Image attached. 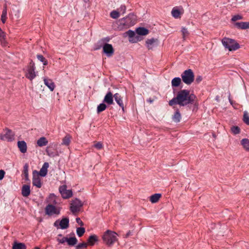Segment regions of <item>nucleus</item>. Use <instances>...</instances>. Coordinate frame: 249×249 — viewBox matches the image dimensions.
Instances as JSON below:
<instances>
[{
	"label": "nucleus",
	"instance_id": "obj_1",
	"mask_svg": "<svg viewBox=\"0 0 249 249\" xmlns=\"http://www.w3.org/2000/svg\"><path fill=\"white\" fill-rule=\"evenodd\" d=\"M196 99V96L193 94H190V92L186 89L179 91L176 98L169 101L170 106L178 104L181 106H186L192 103Z\"/></svg>",
	"mask_w": 249,
	"mask_h": 249
},
{
	"label": "nucleus",
	"instance_id": "obj_2",
	"mask_svg": "<svg viewBox=\"0 0 249 249\" xmlns=\"http://www.w3.org/2000/svg\"><path fill=\"white\" fill-rule=\"evenodd\" d=\"M117 236L118 234L116 232L108 230L103 233L102 238L105 244L110 246L117 241Z\"/></svg>",
	"mask_w": 249,
	"mask_h": 249
},
{
	"label": "nucleus",
	"instance_id": "obj_3",
	"mask_svg": "<svg viewBox=\"0 0 249 249\" xmlns=\"http://www.w3.org/2000/svg\"><path fill=\"white\" fill-rule=\"evenodd\" d=\"M222 43L224 47L229 51H235L240 48V46L234 40L224 37L222 40Z\"/></svg>",
	"mask_w": 249,
	"mask_h": 249
},
{
	"label": "nucleus",
	"instance_id": "obj_4",
	"mask_svg": "<svg viewBox=\"0 0 249 249\" xmlns=\"http://www.w3.org/2000/svg\"><path fill=\"white\" fill-rule=\"evenodd\" d=\"M183 82L186 85H191L194 81L195 75L193 71L188 69L184 71L181 75Z\"/></svg>",
	"mask_w": 249,
	"mask_h": 249
},
{
	"label": "nucleus",
	"instance_id": "obj_5",
	"mask_svg": "<svg viewBox=\"0 0 249 249\" xmlns=\"http://www.w3.org/2000/svg\"><path fill=\"white\" fill-rule=\"evenodd\" d=\"M136 15L130 14L126 17L122 18L120 21L124 25L129 27L136 23Z\"/></svg>",
	"mask_w": 249,
	"mask_h": 249
},
{
	"label": "nucleus",
	"instance_id": "obj_6",
	"mask_svg": "<svg viewBox=\"0 0 249 249\" xmlns=\"http://www.w3.org/2000/svg\"><path fill=\"white\" fill-rule=\"evenodd\" d=\"M25 76L31 81L34 79L36 76V72H35V63L32 61L30 63L28 67Z\"/></svg>",
	"mask_w": 249,
	"mask_h": 249
},
{
	"label": "nucleus",
	"instance_id": "obj_7",
	"mask_svg": "<svg viewBox=\"0 0 249 249\" xmlns=\"http://www.w3.org/2000/svg\"><path fill=\"white\" fill-rule=\"evenodd\" d=\"M82 206V202L79 199L75 198L71 201L70 210L73 213H74L79 212Z\"/></svg>",
	"mask_w": 249,
	"mask_h": 249
},
{
	"label": "nucleus",
	"instance_id": "obj_8",
	"mask_svg": "<svg viewBox=\"0 0 249 249\" xmlns=\"http://www.w3.org/2000/svg\"><path fill=\"white\" fill-rule=\"evenodd\" d=\"M5 132L4 134H0V139L2 141H5L7 142H11L14 140V133L9 129H5L4 130Z\"/></svg>",
	"mask_w": 249,
	"mask_h": 249
},
{
	"label": "nucleus",
	"instance_id": "obj_9",
	"mask_svg": "<svg viewBox=\"0 0 249 249\" xmlns=\"http://www.w3.org/2000/svg\"><path fill=\"white\" fill-rule=\"evenodd\" d=\"M59 191L62 197L64 199H68L72 196V192L71 190H68L67 186L63 185L59 187Z\"/></svg>",
	"mask_w": 249,
	"mask_h": 249
},
{
	"label": "nucleus",
	"instance_id": "obj_10",
	"mask_svg": "<svg viewBox=\"0 0 249 249\" xmlns=\"http://www.w3.org/2000/svg\"><path fill=\"white\" fill-rule=\"evenodd\" d=\"M46 214L52 216L54 214L58 215L60 213V209L56 208L52 204H48L45 208Z\"/></svg>",
	"mask_w": 249,
	"mask_h": 249
},
{
	"label": "nucleus",
	"instance_id": "obj_11",
	"mask_svg": "<svg viewBox=\"0 0 249 249\" xmlns=\"http://www.w3.org/2000/svg\"><path fill=\"white\" fill-rule=\"evenodd\" d=\"M33 184L38 188L42 186L41 178L39 177L38 172L36 171H34L33 173Z\"/></svg>",
	"mask_w": 249,
	"mask_h": 249
},
{
	"label": "nucleus",
	"instance_id": "obj_12",
	"mask_svg": "<svg viewBox=\"0 0 249 249\" xmlns=\"http://www.w3.org/2000/svg\"><path fill=\"white\" fill-rule=\"evenodd\" d=\"M69 220L68 218H63L60 221H56L54 223V226L58 228V226L61 229H66L69 227Z\"/></svg>",
	"mask_w": 249,
	"mask_h": 249
},
{
	"label": "nucleus",
	"instance_id": "obj_13",
	"mask_svg": "<svg viewBox=\"0 0 249 249\" xmlns=\"http://www.w3.org/2000/svg\"><path fill=\"white\" fill-rule=\"evenodd\" d=\"M158 44V40L152 38L147 39L145 41V45L148 50H153Z\"/></svg>",
	"mask_w": 249,
	"mask_h": 249
},
{
	"label": "nucleus",
	"instance_id": "obj_14",
	"mask_svg": "<svg viewBox=\"0 0 249 249\" xmlns=\"http://www.w3.org/2000/svg\"><path fill=\"white\" fill-rule=\"evenodd\" d=\"M103 51L107 56H111L114 53L113 47L111 44H105L103 46Z\"/></svg>",
	"mask_w": 249,
	"mask_h": 249
},
{
	"label": "nucleus",
	"instance_id": "obj_15",
	"mask_svg": "<svg viewBox=\"0 0 249 249\" xmlns=\"http://www.w3.org/2000/svg\"><path fill=\"white\" fill-rule=\"evenodd\" d=\"M114 95L110 91H108L105 95L103 102L108 105L114 104Z\"/></svg>",
	"mask_w": 249,
	"mask_h": 249
},
{
	"label": "nucleus",
	"instance_id": "obj_16",
	"mask_svg": "<svg viewBox=\"0 0 249 249\" xmlns=\"http://www.w3.org/2000/svg\"><path fill=\"white\" fill-rule=\"evenodd\" d=\"M172 16L175 18H179L180 16L183 13V9L182 8L180 9L177 7H174L171 12Z\"/></svg>",
	"mask_w": 249,
	"mask_h": 249
},
{
	"label": "nucleus",
	"instance_id": "obj_17",
	"mask_svg": "<svg viewBox=\"0 0 249 249\" xmlns=\"http://www.w3.org/2000/svg\"><path fill=\"white\" fill-rule=\"evenodd\" d=\"M45 85L53 91L55 88V85L52 79L44 78L43 79Z\"/></svg>",
	"mask_w": 249,
	"mask_h": 249
},
{
	"label": "nucleus",
	"instance_id": "obj_18",
	"mask_svg": "<svg viewBox=\"0 0 249 249\" xmlns=\"http://www.w3.org/2000/svg\"><path fill=\"white\" fill-rule=\"evenodd\" d=\"M114 98L118 105L124 110V106L122 99V97L120 94L116 93L114 95Z\"/></svg>",
	"mask_w": 249,
	"mask_h": 249
},
{
	"label": "nucleus",
	"instance_id": "obj_19",
	"mask_svg": "<svg viewBox=\"0 0 249 249\" xmlns=\"http://www.w3.org/2000/svg\"><path fill=\"white\" fill-rule=\"evenodd\" d=\"M234 26L238 29H249V22H235Z\"/></svg>",
	"mask_w": 249,
	"mask_h": 249
},
{
	"label": "nucleus",
	"instance_id": "obj_20",
	"mask_svg": "<svg viewBox=\"0 0 249 249\" xmlns=\"http://www.w3.org/2000/svg\"><path fill=\"white\" fill-rule=\"evenodd\" d=\"M49 166V165L48 162H45L38 173L39 176L45 177L47 174Z\"/></svg>",
	"mask_w": 249,
	"mask_h": 249
},
{
	"label": "nucleus",
	"instance_id": "obj_21",
	"mask_svg": "<svg viewBox=\"0 0 249 249\" xmlns=\"http://www.w3.org/2000/svg\"><path fill=\"white\" fill-rule=\"evenodd\" d=\"M18 146L21 153H24L26 152L27 145L24 141H18Z\"/></svg>",
	"mask_w": 249,
	"mask_h": 249
},
{
	"label": "nucleus",
	"instance_id": "obj_22",
	"mask_svg": "<svg viewBox=\"0 0 249 249\" xmlns=\"http://www.w3.org/2000/svg\"><path fill=\"white\" fill-rule=\"evenodd\" d=\"M240 142L243 149L245 151L249 152V139L247 138L243 139Z\"/></svg>",
	"mask_w": 249,
	"mask_h": 249
},
{
	"label": "nucleus",
	"instance_id": "obj_23",
	"mask_svg": "<svg viewBox=\"0 0 249 249\" xmlns=\"http://www.w3.org/2000/svg\"><path fill=\"white\" fill-rule=\"evenodd\" d=\"M30 187L28 185H24L22 188V195L23 196L27 197L30 194Z\"/></svg>",
	"mask_w": 249,
	"mask_h": 249
},
{
	"label": "nucleus",
	"instance_id": "obj_24",
	"mask_svg": "<svg viewBox=\"0 0 249 249\" xmlns=\"http://www.w3.org/2000/svg\"><path fill=\"white\" fill-rule=\"evenodd\" d=\"M136 33L140 36H146L149 33V31L143 27H139L136 30Z\"/></svg>",
	"mask_w": 249,
	"mask_h": 249
},
{
	"label": "nucleus",
	"instance_id": "obj_25",
	"mask_svg": "<svg viewBox=\"0 0 249 249\" xmlns=\"http://www.w3.org/2000/svg\"><path fill=\"white\" fill-rule=\"evenodd\" d=\"M36 143L38 146L42 147L47 145L48 143V141L45 137H42L37 141Z\"/></svg>",
	"mask_w": 249,
	"mask_h": 249
},
{
	"label": "nucleus",
	"instance_id": "obj_26",
	"mask_svg": "<svg viewBox=\"0 0 249 249\" xmlns=\"http://www.w3.org/2000/svg\"><path fill=\"white\" fill-rule=\"evenodd\" d=\"M98 241V237L96 235H90L88 240V245L93 246L95 243Z\"/></svg>",
	"mask_w": 249,
	"mask_h": 249
},
{
	"label": "nucleus",
	"instance_id": "obj_27",
	"mask_svg": "<svg viewBox=\"0 0 249 249\" xmlns=\"http://www.w3.org/2000/svg\"><path fill=\"white\" fill-rule=\"evenodd\" d=\"M126 34L130 38V39H129L130 42H136L138 41H139L138 39L132 38V37H134L135 35V32H133V31L129 30L127 32H126ZM135 38H136V37Z\"/></svg>",
	"mask_w": 249,
	"mask_h": 249
},
{
	"label": "nucleus",
	"instance_id": "obj_28",
	"mask_svg": "<svg viewBox=\"0 0 249 249\" xmlns=\"http://www.w3.org/2000/svg\"><path fill=\"white\" fill-rule=\"evenodd\" d=\"M66 242L68 245L71 246H73L75 245L77 243V240L75 236L67 238Z\"/></svg>",
	"mask_w": 249,
	"mask_h": 249
},
{
	"label": "nucleus",
	"instance_id": "obj_29",
	"mask_svg": "<svg viewBox=\"0 0 249 249\" xmlns=\"http://www.w3.org/2000/svg\"><path fill=\"white\" fill-rule=\"evenodd\" d=\"M173 121L175 123H178L181 119V114L178 110H177L172 117Z\"/></svg>",
	"mask_w": 249,
	"mask_h": 249
},
{
	"label": "nucleus",
	"instance_id": "obj_30",
	"mask_svg": "<svg viewBox=\"0 0 249 249\" xmlns=\"http://www.w3.org/2000/svg\"><path fill=\"white\" fill-rule=\"evenodd\" d=\"M26 247L24 243L14 242L12 249H26Z\"/></svg>",
	"mask_w": 249,
	"mask_h": 249
},
{
	"label": "nucleus",
	"instance_id": "obj_31",
	"mask_svg": "<svg viewBox=\"0 0 249 249\" xmlns=\"http://www.w3.org/2000/svg\"><path fill=\"white\" fill-rule=\"evenodd\" d=\"M161 196L160 194H155L150 196V200L152 203H155L159 200Z\"/></svg>",
	"mask_w": 249,
	"mask_h": 249
},
{
	"label": "nucleus",
	"instance_id": "obj_32",
	"mask_svg": "<svg viewBox=\"0 0 249 249\" xmlns=\"http://www.w3.org/2000/svg\"><path fill=\"white\" fill-rule=\"evenodd\" d=\"M181 82V78L179 77H175L173 78L171 81L172 86L177 87L180 85Z\"/></svg>",
	"mask_w": 249,
	"mask_h": 249
},
{
	"label": "nucleus",
	"instance_id": "obj_33",
	"mask_svg": "<svg viewBox=\"0 0 249 249\" xmlns=\"http://www.w3.org/2000/svg\"><path fill=\"white\" fill-rule=\"evenodd\" d=\"M47 201L48 203H50L49 204H56V196L53 194H50Z\"/></svg>",
	"mask_w": 249,
	"mask_h": 249
},
{
	"label": "nucleus",
	"instance_id": "obj_34",
	"mask_svg": "<svg viewBox=\"0 0 249 249\" xmlns=\"http://www.w3.org/2000/svg\"><path fill=\"white\" fill-rule=\"evenodd\" d=\"M181 32L183 40H185L186 37L189 36V33L187 29L184 27L181 28Z\"/></svg>",
	"mask_w": 249,
	"mask_h": 249
},
{
	"label": "nucleus",
	"instance_id": "obj_35",
	"mask_svg": "<svg viewBox=\"0 0 249 249\" xmlns=\"http://www.w3.org/2000/svg\"><path fill=\"white\" fill-rule=\"evenodd\" d=\"M67 238V237L63 236L61 234H59L56 237V240L59 243L64 244L66 242Z\"/></svg>",
	"mask_w": 249,
	"mask_h": 249
},
{
	"label": "nucleus",
	"instance_id": "obj_36",
	"mask_svg": "<svg viewBox=\"0 0 249 249\" xmlns=\"http://www.w3.org/2000/svg\"><path fill=\"white\" fill-rule=\"evenodd\" d=\"M107 108V106L104 103H101L99 104L97 108V113H100L101 112L105 110Z\"/></svg>",
	"mask_w": 249,
	"mask_h": 249
},
{
	"label": "nucleus",
	"instance_id": "obj_37",
	"mask_svg": "<svg viewBox=\"0 0 249 249\" xmlns=\"http://www.w3.org/2000/svg\"><path fill=\"white\" fill-rule=\"evenodd\" d=\"M243 121L247 125H249V113L247 111L244 112Z\"/></svg>",
	"mask_w": 249,
	"mask_h": 249
},
{
	"label": "nucleus",
	"instance_id": "obj_38",
	"mask_svg": "<svg viewBox=\"0 0 249 249\" xmlns=\"http://www.w3.org/2000/svg\"><path fill=\"white\" fill-rule=\"evenodd\" d=\"M7 16V9L5 7L2 11V13L1 17V20L3 23H4L6 20Z\"/></svg>",
	"mask_w": 249,
	"mask_h": 249
},
{
	"label": "nucleus",
	"instance_id": "obj_39",
	"mask_svg": "<svg viewBox=\"0 0 249 249\" xmlns=\"http://www.w3.org/2000/svg\"><path fill=\"white\" fill-rule=\"evenodd\" d=\"M85 232V229L82 227L77 228L76 229L77 234L79 237H81Z\"/></svg>",
	"mask_w": 249,
	"mask_h": 249
},
{
	"label": "nucleus",
	"instance_id": "obj_40",
	"mask_svg": "<svg viewBox=\"0 0 249 249\" xmlns=\"http://www.w3.org/2000/svg\"><path fill=\"white\" fill-rule=\"evenodd\" d=\"M119 16V12L117 10H113L110 13V17L114 19L118 18Z\"/></svg>",
	"mask_w": 249,
	"mask_h": 249
},
{
	"label": "nucleus",
	"instance_id": "obj_41",
	"mask_svg": "<svg viewBox=\"0 0 249 249\" xmlns=\"http://www.w3.org/2000/svg\"><path fill=\"white\" fill-rule=\"evenodd\" d=\"M70 143V138L68 136H65L62 141V144L65 145H68Z\"/></svg>",
	"mask_w": 249,
	"mask_h": 249
},
{
	"label": "nucleus",
	"instance_id": "obj_42",
	"mask_svg": "<svg viewBox=\"0 0 249 249\" xmlns=\"http://www.w3.org/2000/svg\"><path fill=\"white\" fill-rule=\"evenodd\" d=\"M231 131L234 134H237L240 133V128L238 126H233L231 127Z\"/></svg>",
	"mask_w": 249,
	"mask_h": 249
},
{
	"label": "nucleus",
	"instance_id": "obj_43",
	"mask_svg": "<svg viewBox=\"0 0 249 249\" xmlns=\"http://www.w3.org/2000/svg\"><path fill=\"white\" fill-rule=\"evenodd\" d=\"M88 245L87 243L83 242L82 243L79 244L78 245L76 246V249H82L84 248H86L88 247Z\"/></svg>",
	"mask_w": 249,
	"mask_h": 249
},
{
	"label": "nucleus",
	"instance_id": "obj_44",
	"mask_svg": "<svg viewBox=\"0 0 249 249\" xmlns=\"http://www.w3.org/2000/svg\"><path fill=\"white\" fill-rule=\"evenodd\" d=\"M242 18H243L242 16H240V15H235L232 17V18H231V20L232 21H235L237 20L242 19Z\"/></svg>",
	"mask_w": 249,
	"mask_h": 249
},
{
	"label": "nucleus",
	"instance_id": "obj_45",
	"mask_svg": "<svg viewBox=\"0 0 249 249\" xmlns=\"http://www.w3.org/2000/svg\"><path fill=\"white\" fill-rule=\"evenodd\" d=\"M93 146L96 149L99 150L103 148V144L100 142H98L94 144Z\"/></svg>",
	"mask_w": 249,
	"mask_h": 249
},
{
	"label": "nucleus",
	"instance_id": "obj_46",
	"mask_svg": "<svg viewBox=\"0 0 249 249\" xmlns=\"http://www.w3.org/2000/svg\"><path fill=\"white\" fill-rule=\"evenodd\" d=\"M118 11L120 13H122L123 14H124L125 13L126 11V7L124 5H122L118 9Z\"/></svg>",
	"mask_w": 249,
	"mask_h": 249
},
{
	"label": "nucleus",
	"instance_id": "obj_47",
	"mask_svg": "<svg viewBox=\"0 0 249 249\" xmlns=\"http://www.w3.org/2000/svg\"><path fill=\"white\" fill-rule=\"evenodd\" d=\"M24 174L26 179L28 180V166L25 165L24 167Z\"/></svg>",
	"mask_w": 249,
	"mask_h": 249
},
{
	"label": "nucleus",
	"instance_id": "obj_48",
	"mask_svg": "<svg viewBox=\"0 0 249 249\" xmlns=\"http://www.w3.org/2000/svg\"><path fill=\"white\" fill-rule=\"evenodd\" d=\"M5 34L0 28V40L2 42V38L4 40Z\"/></svg>",
	"mask_w": 249,
	"mask_h": 249
},
{
	"label": "nucleus",
	"instance_id": "obj_49",
	"mask_svg": "<svg viewBox=\"0 0 249 249\" xmlns=\"http://www.w3.org/2000/svg\"><path fill=\"white\" fill-rule=\"evenodd\" d=\"M37 58L38 60H39L40 61H41L42 62L45 59V58L43 57V56L42 55H40V54L37 55Z\"/></svg>",
	"mask_w": 249,
	"mask_h": 249
},
{
	"label": "nucleus",
	"instance_id": "obj_50",
	"mask_svg": "<svg viewBox=\"0 0 249 249\" xmlns=\"http://www.w3.org/2000/svg\"><path fill=\"white\" fill-rule=\"evenodd\" d=\"M4 175H5V172L2 170H0V180H2L4 177Z\"/></svg>",
	"mask_w": 249,
	"mask_h": 249
},
{
	"label": "nucleus",
	"instance_id": "obj_51",
	"mask_svg": "<svg viewBox=\"0 0 249 249\" xmlns=\"http://www.w3.org/2000/svg\"><path fill=\"white\" fill-rule=\"evenodd\" d=\"M202 80V77L200 75H198L196 79V81L197 83H200Z\"/></svg>",
	"mask_w": 249,
	"mask_h": 249
},
{
	"label": "nucleus",
	"instance_id": "obj_52",
	"mask_svg": "<svg viewBox=\"0 0 249 249\" xmlns=\"http://www.w3.org/2000/svg\"><path fill=\"white\" fill-rule=\"evenodd\" d=\"M46 152L48 154V155L50 157H53L54 156V155L53 154V152H50L49 150H48V148L47 147V149H46Z\"/></svg>",
	"mask_w": 249,
	"mask_h": 249
},
{
	"label": "nucleus",
	"instance_id": "obj_53",
	"mask_svg": "<svg viewBox=\"0 0 249 249\" xmlns=\"http://www.w3.org/2000/svg\"><path fill=\"white\" fill-rule=\"evenodd\" d=\"M76 221L77 223H78L79 224L81 225H83V222H82L80 218H76Z\"/></svg>",
	"mask_w": 249,
	"mask_h": 249
},
{
	"label": "nucleus",
	"instance_id": "obj_54",
	"mask_svg": "<svg viewBox=\"0 0 249 249\" xmlns=\"http://www.w3.org/2000/svg\"><path fill=\"white\" fill-rule=\"evenodd\" d=\"M42 62L44 65H47L48 64V61L46 59Z\"/></svg>",
	"mask_w": 249,
	"mask_h": 249
},
{
	"label": "nucleus",
	"instance_id": "obj_55",
	"mask_svg": "<svg viewBox=\"0 0 249 249\" xmlns=\"http://www.w3.org/2000/svg\"><path fill=\"white\" fill-rule=\"evenodd\" d=\"M131 233L130 231H129L126 233V235H125V237H128V236L131 234Z\"/></svg>",
	"mask_w": 249,
	"mask_h": 249
},
{
	"label": "nucleus",
	"instance_id": "obj_56",
	"mask_svg": "<svg viewBox=\"0 0 249 249\" xmlns=\"http://www.w3.org/2000/svg\"><path fill=\"white\" fill-rule=\"evenodd\" d=\"M2 42H1V43H2V44H3V45H5V39L4 40V39L2 38Z\"/></svg>",
	"mask_w": 249,
	"mask_h": 249
},
{
	"label": "nucleus",
	"instance_id": "obj_57",
	"mask_svg": "<svg viewBox=\"0 0 249 249\" xmlns=\"http://www.w3.org/2000/svg\"><path fill=\"white\" fill-rule=\"evenodd\" d=\"M35 249H39V248H38V247H36V248H35Z\"/></svg>",
	"mask_w": 249,
	"mask_h": 249
},
{
	"label": "nucleus",
	"instance_id": "obj_58",
	"mask_svg": "<svg viewBox=\"0 0 249 249\" xmlns=\"http://www.w3.org/2000/svg\"><path fill=\"white\" fill-rule=\"evenodd\" d=\"M150 103H152V101L151 100H150Z\"/></svg>",
	"mask_w": 249,
	"mask_h": 249
}]
</instances>
